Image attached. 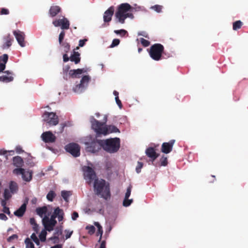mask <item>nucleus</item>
<instances>
[{
    "label": "nucleus",
    "mask_w": 248,
    "mask_h": 248,
    "mask_svg": "<svg viewBox=\"0 0 248 248\" xmlns=\"http://www.w3.org/2000/svg\"><path fill=\"white\" fill-rule=\"evenodd\" d=\"M93 188L96 195H101V197L106 200L110 196L109 184H107L104 179H95Z\"/></svg>",
    "instance_id": "obj_1"
},
{
    "label": "nucleus",
    "mask_w": 248,
    "mask_h": 248,
    "mask_svg": "<svg viewBox=\"0 0 248 248\" xmlns=\"http://www.w3.org/2000/svg\"><path fill=\"white\" fill-rule=\"evenodd\" d=\"M131 9V6L127 3H122L119 6L117 11L115 13V16L120 23L124 24L125 19L127 17L133 18L134 16L132 13H127Z\"/></svg>",
    "instance_id": "obj_2"
},
{
    "label": "nucleus",
    "mask_w": 248,
    "mask_h": 248,
    "mask_svg": "<svg viewBox=\"0 0 248 248\" xmlns=\"http://www.w3.org/2000/svg\"><path fill=\"white\" fill-rule=\"evenodd\" d=\"M101 142L104 150L109 153L117 152L120 147V140L118 138L102 140Z\"/></svg>",
    "instance_id": "obj_3"
},
{
    "label": "nucleus",
    "mask_w": 248,
    "mask_h": 248,
    "mask_svg": "<svg viewBox=\"0 0 248 248\" xmlns=\"http://www.w3.org/2000/svg\"><path fill=\"white\" fill-rule=\"evenodd\" d=\"M164 50V47L162 45L158 43L155 44L151 46L149 54L154 60L158 61L161 59Z\"/></svg>",
    "instance_id": "obj_4"
},
{
    "label": "nucleus",
    "mask_w": 248,
    "mask_h": 248,
    "mask_svg": "<svg viewBox=\"0 0 248 248\" xmlns=\"http://www.w3.org/2000/svg\"><path fill=\"white\" fill-rule=\"evenodd\" d=\"M102 140L93 139L90 142H86V149L87 151L91 153L98 152L101 148H103Z\"/></svg>",
    "instance_id": "obj_5"
},
{
    "label": "nucleus",
    "mask_w": 248,
    "mask_h": 248,
    "mask_svg": "<svg viewBox=\"0 0 248 248\" xmlns=\"http://www.w3.org/2000/svg\"><path fill=\"white\" fill-rule=\"evenodd\" d=\"M84 178L86 182L90 185L93 181L97 179L96 175L94 170L89 166H85L83 168Z\"/></svg>",
    "instance_id": "obj_6"
},
{
    "label": "nucleus",
    "mask_w": 248,
    "mask_h": 248,
    "mask_svg": "<svg viewBox=\"0 0 248 248\" xmlns=\"http://www.w3.org/2000/svg\"><path fill=\"white\" fill-rule=\"evenodd\" d=\"M91 122L92 128L97 134L104 135V132L106 131V129H105L106 122H100L93 117H92Z\"/></svg>",
    "instance_id": "obj_7"
},
{
    "label": "nucleus",
    "mask_w": 248,
    "mask_h": 248,
    "mask_svg": "<svg viewBox=\"0 0 248 248\" xmlns=\"http://www.w3.org/2000/svg\"><path fill=\"white\" fill-rule=\"evenodd\" d=\"M91 79V78L90 76H84L81 79L80 83L77 85L73 88L74 92L77 93H80L82 92L88 86V83Z\"/></svg>",
    "instance_id": "obj_8"
},
{
    "label": "nucleus",
    "mask_w": 248,
    "mask_h": 248,
    "mask_svg": "<svg viewBox=\"0 0 248 248\" xmlns=\"http://www.w3.org/2000/svg\"><path fill=\"white\" fill-rule=\"evenodd\" d=\"M42 117L43 120L50 125H56L58 124L59 119L55 113L46 111Z\"/></svg>",
    "instance_id": "obj_9"
},
{
    "label": "nucleus",
    "mask_w": 248,
    "mask_h": 248,
    "mask_svg": "<svg viewBox=\"0 0 248 248\" xmlns=\"http://www.w3.org/2000/svg\"><path fill=\"white\" fill-rule=\"evenodd\" d=\"M80 149L79 145L76 143H70L65 147V150L74 157L80 155Z\"/></svg>",
    "instance_id": "obj_10"
},
{
    "label": "nucleus",
    "mask_w": 248,
    "mask_h": 248,
    "mask_svg": "<svg viewBox=\"0 0 248 248\" xmlns=\"http://www.w3.org/2000/svg\"><path fill=\"white\" fill-rule=\"evenodd\" d=\"M53 25L56 27H61L62 30H68L70 27V23L67 18L63 17L62 18L56 19L53 21Z\"/></svg>",
    "instance_id": "obj_11"
},
{
    "label": "nucleus",
    "mask_w": 248,
    "mask_h": 248,
    "mask_svg": "<svg viewBox=\"0 0 248 248\" xmlns=\"http://www.w3.org/2000/svg\"><path fill=\"white\" fill-rule=\"evenodd\" d=\"M41 138L46 143H54L56 140V136L50 131L43 132Z\"/></svg>",
    "instance_id": "obj_12"
},
{
    "label": "nucleus",
    "mask_w": 248,
    "mask_h": 248,
    "mask_svg": "<svg viewBox=\"0 0 248 248\" xmlns=\"http://www.w3.org/2000/svg\"><path fill=\"white\" fill-rule=\"evenodd\" d=\"M42 222L45 229L48 232L52 231L57 224V222L52 221L49 220V217L46 216L43 217Z\"/></svg>",
    "instance_id": "obj_13"
},
{
    "label": "nucleus",
    "mask_w": 248,
    "mask_h": 248,
    "mask_svg": "<svg viewBox=\"0 0 248 248\" xmlns=\"http://www.w3.org/2000/svg\"><path fill=\"white\" fill-rule=\"evenodd\" d=\"M175 142L174 140H171L168 142H164L161 146V152L165 154H169L172 150Z\"/></svg>",
    "instance_id": "obj_14"
},
{
    "label": "nucleus",
    "mask_w": 248,
    "mask_h": 248,
    "mask_svg": "<svg viewBox=\"0 0 248 248\" xmlns=\"http://www.w3.org/2000/svg\"><path fill=\"white\" fill-rule=\"evenodd\" d=\"M13 34L15 35L18 43L21 47H24L25 46V44L24 42L25 39V34L23 32H22L20 31H13Z\"/></svg>",
    "instance_id": "obj_15"
},
{
    "label": "nucleus",
    "mask_w": 248,
    "mask_h": 248,
    "mask_svg": "<svg viewBox=\"0 0 248 248\" xmlns=\"http://www.w3.org/2000/svg\"><path fill=\"white\" fill-rule=\"evenodd\" d=\"M145 153L146 155L150 158L152 164L154 161L158 157L159 155L156 153L155 149L153 147H149L146 149Z\"/></svg>",
    "instance_id": "obj_16"
},
{
    "label": "nucleus",
    "mask_w": 248,
    "mask_h": 248,
    "mask_svg": "<svg viewBox=\"0 0 248 248\" xmlns=\"http://www.w3.org/2000/svg\"><path fill=\"white\" fill-rule=\"evenodd\" d=\"M114 8L113 6H110L106 10L103 16V19L105 22H109L111 20L112 16L114 14Z\"/></svg>",
    "instance_id": "obj_17"
},
{
    "label": "nucleus",
    "mask_w": 248,
    "mask_h": 248,
    "mask_svg": "<svg viewBox=\"0 0 248 248\" xmlns=\"http://www.w3.org/2000/svg\"><path fill=\"white\" fill-rule=\"evenodd\" d=\"M3 40L4 41L2 46L3 49L8 48L11 46L12 42L14 41L13 37L10 34L5 35Z\"/></svg>",
    "instance_id": "obj_18"
},
{
    "label": "nucleus",
    "mask_w": 248,
    "mask_h": 248,
    "mask_svg": "<svg viewBox=\"0 0 248 248\" xmlns=\"http://www.w3.org/2000/svg\"><path fill=\"white\" fill-rule=\"evenodd\" d=\"M8 60V55L4 54L0 56V72H3L5 69L6 63Z\"/></svg>",
    "instance_id": "obj_19"
},
{
    "label": "nucleus",
    "mask_w": 248,
    "mask_h": 248,
    "mask_svg": "<svg viewBox=\"0 0 248 248\" xmlns=\"http://www.w3.org/2000/svg\"><path fill=\"white\" fill-rule=\"evenodd\" d=\"M105 129H106V131L104 132V135H106L112 133L120 132L119 129L116 126L113 125H106Z\"/></svg>",
    "instance_id": "obj_20"
},
{
    "label": "nucleus",
    "mask_w": 248,
    "mask_h": 248,
    "mask_svg": "<svg viewBox=\"0 0 248 248\" xmlns=\"http://www.w3.org/2000/svg\"><path fill=\"white\" fill-rule=\"evenodd\" d=\"M61 12V8L60 6L57 5H53L50 7L49 10V14L50 16L53 17L57 16L59 13Z\"/></svg>",
    "instance_id": "obj_21"
},
{
    "label": "nucleus",
    "mask_w": 248,
    "mask_h": 248,
    "mask_svg": "<svg viewBox=\"0 0 248 248\" xmlns=\"http://www.w3.org/2000/svg\"><path fill=\"white\" fill-rule=\"evenodd\" d=\"M86 70L84 69H77L76 70H70L69 72V75L72 78H79V75H81L83 73L86 72Z\"/></svg>",
    "instance_id": "obj_22"
},
{
    "label": "nucleus",
    "mask_w": 248,
    "mask_h": 248,
    "mask_svg": "<svg viewBox=\"0 0 248 248\" xmlns=\"http://www.w3.org/2000/svg\"><path fill=\"white\" fill-rule=\"evenodd\" d=\"M80 55L78 52L74 51L73 54L70 57V60L75 64H78L80 62Z\"/></svg>",
    "instance_id": "obj_23"
},
{
    "label": "nucleus",
    "mask_w": 248,
    "mask_h": 248,
    "mask_svg": "<svg viewBox=\"0 0 248 248\" xmlns=\"http://www.w3.org/2000/svg\"><path fill=\"white\" fill-rule=\"evenodd\" d=\"M26 210V204L25 203H23L19 209L14 212V215L18 217H22Z\"/></svg>",
    "instance_id": "obj_24"
},
{
    "label": "nucleus",
    "mask_w": 248,
    "mask_h": 248,
    "mask_svg": "<svg viewBox=\"0 0 248 248\" xmlns=\"http://www.w3.org/2000/svg\"><path fill=\"white\" fill-rule=\"evenodd\" d=\"M13 161L14 165L16 167H21L24 164L23 159L19 156L14 157Z\"/></svg>",
    "instance_id": "obj_25"
},
{
    "label": "nucleus",
    "mask_w": 248,
    "mask_h": 248,
    "mask_svg": "<svg viewBox=\"0 0 248 248\" xmlns=\"http://www.w3.org/2000/svg\"><path fill=\"white\" fill-rule=\"evenodd\" d=\"M62 229L61 227L60 228H56L55 230V232L54 233V235L53 237H51V239H53L54 240V242L56 243H58L59 241V235H61L62 234Z\"/></svg>",
    "instance_id": "obj_26"
},
{
    "label": "nucleus",
    "mask_w": 248,
    "mask_h": 248,
    "mask_svg": "<svg viewBox=\"0 0 248 248\" xmlns=\"http://www.w3.org/2000/svg\"><path fill=\"white\" fill-rule=\"evenodd\" d=\"M47 211V208L46 206L38 207L36 209V212L38 215L42 217Z\"/></svg>",
    "instance_id": "obj_27"
},
{
    "label": "nucleus",
    "mask_w": 248,
    "mask_h": 248,
    "mask_svg": "<svg viewBox=\"0 0 248 248\" xmlns=\"http://www.w3.org/2000/svg\"><path fill=\"white\" fill-rule=\"evenodd\" d=\"M23 179L26 182H30L32 179V173L29 171H26L25 170L23 174H22Z\"/></svg>",
    "instance_id": "obj_28"
},
{
    "label": "nucleus",
    "mask_w": 248,
    "mask_h": 248,
    "mask_svg": "<svg viewBox=\"0 0 248 248\" xmlns=\"http://www.w3.org/2000/svg\"><path fill=\"white\" fill-rule=\"evenodd\" d=\"M9 188L11 193H14L16 192L18 190V186L16 183L11 181L9 185Z\"/></svg>",
    "instance_id": "obj_29"
},
{
    "label": "nucleus",
    "mask_w": 248,
    "mask_h": 248,
    "mask_svg": "<svg viewBox=\"0 0 248 248\" xmlns=\"http://www.w3.org/2000/svg\"><path fill=\"white\" fill-rule=\"evenodd\" d=\"M14 78L12 76H2L0 77V81L3 82H9L12 81Z\"/></svg>",
    "instance_id": "obj_30"
},
{
    "label": "nucleus",
    "mask_w": 248,
    "mask_h": 248,
    "mask_svg": "<svg viewBox=\"0 0 248 248\" xmlns=\"http://www.w3.org/2000/svg\"><path fill=\"white\" fill-rule=\"evenodd\" d=\"M62 47L63 51L66 53H68L70 50V45L66 41L62 42V44H60Z\"/></svg>",
    "instance_id": "obj_31"
},
{
    "label": "nucleus",
    "mask_w": 248,
    "mask_h": 248,
    "mask_svg": "<svg viewBox=\"0 0 248 248\" xmlns=\"http://www.w3.org/2000/svg\"><path fill=\"white\" fill-rule=\"evenodd\" d=\"M30 224L32 226L33 230L36 232H38L39 231V227L36 222L35 219L34 218H31L30 220Z\"/></svg>",
    "instance_id": "obj_32"
},
{
    "label": "nucleus",
    "mask_w": 248,
    "mask_h": 248,
    "mask_svg": "<svg viewBox=\"0 0 248 248\" xmlns=\"http://www.w3.org/2000/svg\"><path fill=\"white\" fill-rule=\"evenodd\" d=\"M71 195L70 191L63 190L61 192V196L66 202L68 201V198Z\"/></svg>",
    "instance_id": "obj_33"
},
{
    "label": "nucleus",
    "mask_w": 248,
    "mask_h": 248,
    "mask_svg": "<svg viewBox=\"0 0 248 248\" xmlns=\"http://www.w3.org/2000/svg\"><path fill=\"white\" fill-rule=\"evenodd\" d=\"M56 196L55 192L53 190H50L46 195L47 199L50 202H52L53 199Z\"/></svg>",
    "instance_id": "obj_34"
},
{
    "label": "nucleus",
    "mask_w": 248,
    "mask_h": 248,
    "mask_svg": "<svg viewBox=\"0 0 248 248\" xmlns=\"http://www.w3.org/2000/svg\"><path fill=\"white\" fill-rule=\"evenodd\" d=\"M25 243L26 244V248H35L33 243L29 238L25 239Z\"/></svg>",
    "instance_id": "obj_35"
},
{
    "label": "nucleus",
    "mask_w": 248,
    "mask_h": 248,
    "mask_svg": "<svg viewBox=\"0 0 248 248\" xmlns=\"http://www.w3.org/2000/svg\"><path fill=\"white\" fill-rule=\"evenodd\" d=\"M242 25V22L240 20H237L233 23V30H237L240 29Z\"/></svg>",
    "instance_id": "obj_36"
},
{
    "label": "nucleus",
    "mask_w": 248,
    "mask_h": 248,
    "mask_svg": "<svg viewBox=\"0 0 248 248\" xmlns=\"http://www.w3.org/2000/svg\"><path fill=\"white\" fill-rule=\"evenodd\" d=\"M161 166H166L168 165V158L167 157L163 155L160 159Z\"/></svg>",
    "instance_id": "obj_37"
},
{
    "label": "nucleus",
    "mask_w": 248,
    "mask_h": 248,
    "mask_svg": "<svg viewBox=\"0 0 248 248\" xmlns=\"http://www.w3.org/2000/svg\"><path fill=\"white\" fill-rule=\"evenodd\" d=\"M86 229L88 230V233L92 235L93 234L95 231V227L93 225L87 226L86 227Z\"/></svg>",
    "instance_id": "obj_38"
},
{
    "label": "nucleus",
    "mask_w": 248,
    "mask_h": 248,
    "mask_svg": "<svg viewBox=\"0 0 248 248\" xmlns=\"http://www.w3.org/2000/svg\"><path fill=\"white\" fill-rule=\"evenodd\" d=\"M114 32L117 34H119L121 36H124L126 34H127V31L124 29H121L120 30H115Z\"/></svg>",
    "instance_id": "obj_39"
},
{
    "label": "nucleus",
    "mask_w": 248,
    "mask_h": 248,
    "mask_svg": "<svg viewBox=\"0 0 248 248\" xmlns=\"http://www.w3.org/2000/svg\"><path fill=\"white\" fill-rule=\"evenodd\" d=\"M3 196H4V199H5V200H8L10 198H11V197H12V195H11V193H10V191L9 190V189H5L4 190V193H3Z\"/></svg>",
    "instance_id": "obj_40"
},
{
    "label": "nucleus",
    "mask_w": 248,
    "mask_h": 248,
    "mask_svg": "<svg viewBox=\"0 0 248 248\" xmlns=\"http://www.w3.org/2000/svg\"><path fill=\"white\" fill-rule=\"evenodd\" d=\"M54 213L56 215L57 217H59V216H61V214L64 215V212L63 210L60 209L59 207H57L55 209Z\"/></svg>",
    "instance_id": "obj_41"
},
{
    "label": "nucleus",
    "mask_w": 248,
    "mask_h": 248,
    "mask_svg": "<svg viewBox=\"0 0 248 248\" xmlns=\"http://www.w3.org/2000/svg\"><path fill=\"white\" fill-rule=\"evenodd\" d=\"M140 41L142 45L144 47L148 46L150 45V42L149 41L143 38H140Z\"/></svg>",
    "instance_id": "obj_42"
},
{
    "label": "nucleus",
    "mask_w": 248,
    "mask_h": 248,
    "mask_svg": "<svg viewBox=\"0 0 248 248\" xmlns=\"http://www.w3.org/2000/svg\"><path fill=\"white\" fill-rule=\"evenodd\" d=\"M19 168H16L14 169L13 170V172L17 175L21 174L22 175V174H23L25 170L20 167Z\"/></svg>",
    "instance_id": "obj_43"
},
{
    "label": "nucleus",
    "mask_w": 248,
    "mask_h": 248,
    "mask_svg": "<svg viewBox=\"0 0 248 248\" xmlns=\"http://www.w3.org/2000/svg\"><path fill=\"white\" fill-rule=\"evenodd\" d=\"M132 199L129 200L128 199L124 198L123 203V206L125 207H127L132 203Z\"/></svg>",
    "instance_id": "obj_44"
},
{
    "label": "nucleus",
    "mask_w": 248,
    "mask_h": 248,
    "mask_svg": "<svg viewBox=\"0 0 248 248\" xmlns=\"http://www.w3.org/2000/svg\"><path fill=\"white\" fill-rule=\"evenodd\" d=\"M65 31L63 30L62 31L59 36V44H62V43L63 42V40L64 39V38L65 37Z\"/></svg>",
    "instance_id": "obj_45"
},
{
    "label": "nucleus",
    "mask_w": 248,
    "mask_h": 248,
    "mask_svg": "<svg viewBox=\"0 0 248 248\" xmlns=\"http://www.w3.org/2000/svg\"><path fill=\"white\" fill-rule=\"evenodd\" d=\"M31 238L35 243V244L36 245H39V244H40L39 240L34 233H33L31 234Z\"/></svg>",
    "instance_id": "obj_46"
},
{
    "label": "nucleus",
    "mask_w": 248,
    "mask_h": 248,
    "mask_svg": "<svg viewBox=\"0 0 248 248\" xmlns=\"http://www.w3.org/2000/svg\"><path fill=\"white\" fill-rule=\"evenodd\" d=\"M46 232H42L39 235V238L42 242H45L46 239Z\"/></svg>",
    "instance_id": "obj_47"
},
{
    "label": "nucleus",
    "mask_w": 248,
    "mask_h": 248,
    "mask_svg": "<svg viewBox=\"0 0 248 248\" xmlns=\"http://www.w3.org/2000/svg\"><path fill=\"white\" fill-rule=\"evenodd\" d=\"M143 163L141 162H138L137 166L136 168V170L138 173L141 171V169L143 167Z\"/></svg>",
    "instance_id": "obj_48"
},
{
    "label": "nucleus",
    "mask_w": 248,
    "mask_h": 248,
    "mask_svg": "<svg viewBox=\"0 0 248 248\" xmlns=\"http://www.w3.org/2000/svg\"><path fill=\"white\" fill-rule=\"evenodd\" d=\"M103 229H102V227H101V228H98V230H97V232H96V235H100V237H99V239L98 240V242H101V240L102 239V234H103Z\"/></svg>",
    "instance_id": "obj_49"
},
{
    "label": "nucleus",
    "mask_w": 248,
    "mask_h": 248,
    "mask_svg": "<svg viewBox=\"0 0 248 248\" xmlns=\"http://www.w3.org/2000/svg\"><path fill=\"white\" fill-rule=\"evenodd\" d=\"M131 188H132V186H128L127 187L126 193L125 194L124 198H125V199L129 198V197H130V194H131Z\"/></svg>",
    "instance_id": "obj_50"
},
{
    "label": "nucleus",
    "mask_w": 248,
    "mask_h": 248,
    "mask_svg": "<svg viewBox=\"0 0 248 248\" xmlns=\"http://www.w3.org/2000/svg\"><path fill=\"white\" fill-rule=\"evenodd\" d=\"M152 8L157 12L159 13L162 10V6L159 5H155L154 6H152Z\"/></svg>",
    "instance_id": "obj_51"
},
{
    "label": "nucleus",
    "mask_w": 248,
    "mask_h": 248,
    "mask_svg": "<svg viewBox=\"0 0 248 248\" xmlns=\"http://www.w3.org/2000/svg\"><path fill=\"white\" fill-rule=\"evenodd\" d=\"M120 43V40L118 39H114L110 45V47H113L118 46Z\"/></svg>",
    "instance_id": "obj_52"
},
{
    "label": "nucleus",
    "mask_w": 248,
    "mask_h": 248,
    "mask_svg": "<svg viewBox=\"0 0 248 248\" xmlns=\"http://www.w3.org/2000/svg\"><path fill=\"white\" fill-rule=\"evenodd\" d=\"M9 11L7 9L2 8L0 9V15H8Z\"/></svg>",
    "instance_id": "obj_53"
},
{
    "label": "nucleus",
    "mask_w": 248,
    "mask_h": 248,
    "mask_svg": "<svg viewBox=\"0 0 248 248\" xmlns=\"http://www.w3.org/2000/svg\"><path fill=\"white\" fill-rule=\"evenodd\" d=\"M65 239H67L68 238H69L71 235L73 233V231H69V230H65Z\"/></svg>",
    "instance_id": "obj_54"
},
{
    "label": "nucleus",
    "mask_w": 248,
    "mask_h": 248,
    "mask_svg": "<svg viewBox=\"0 0 248 248\" xmlns=\"http://www.w3.org/2000/svg\"><path fill=\"white\" fill-rule=\"evenodd\" d=\"M216 180L215 175H211L207 177V181L209 183H212Z\"/></svg>",
    "instance_id": "obj_55"
},
{
    "label": "nucleus",
    "mask_w": 248,
    "mask_h": 248,
    "mask_svg": "<svg viewBox=\"0 0 248 248\" xmlns=\"http://www.w3.org/2000/svg\"><path fill=\"white\" fill-rule=\"evenodd\" d=\"M87 41V39L80 40L79 41V44H78L79 46H80V47L83 46L85 44V42Z\"/></svg>",
    "instance_id": "obj_56"
},
{
    "label": "nucleus",
    "mask_w": 248,
    "mask_h": 248,
    "mask_svg": "<svg viewBox=\"0 0 248 248\" xmlns=\"http://www.w3.org/2000/svg\"><path fill=\"white\" fill-rule=\"evenodd\" d=\"M2 211L9 216L11 214L9 208L6 206L3 207Z\"/></svg>",
    "instance_id": "obj_57"
},
{
    "label": "nucleus",
    "mask_w": 248,
    "mask_h": 248,
    "mask_svg": "<svg viewBox=\"0 0 248 248\" xmlns=\"http://www.w3.org/2000/svg\"><path fill=\"white\" fill-rule=\"evenodd\" d=\"M16 151L18 154H21L24 152V151L22 150L21 147L20 146H17L16 147Z\"/></svg>",
    "instance_id": "obj_58"
},
{
    "label": "nucleus",
    "mask_w": 248,
    "mask_h": 248,
    "mask_svg": "<svg viewBox=\"0 0 248 248\" xmlns=\"http://www.w3.org/2000/svg\"><path fill=\"white\" fill-rule=\"evenodd\" d=\"M115 100L117 104L118 105L119 108H121L123 107L122 104L121 100L119 99V97H115Z\"/></svg>",
    "instance_id": "obj_59"
},
{
    "label": "nucleus",
    "mask_w": 248,
    "mask_h": 248,
    "mask_svg": "<svg viewBox=\"0 0 248 248\" xmlns=\"http://www.w3.org/2000/svg\"><path fill=\"white\" fill-rule=\"evenodd\" d=\"M70 60V57H69L67 54L65 53L63 55V61L64 62H67Z\"/></svg>",
    "instance_id": "obj_60"
},
{
    "label": "nucleus",
    "mask_w": 248,
    "mask_h": 248,
    "mask_svg": "<svg viewBox=\"0 0 248 248\" xmlns=\"http://www.w3.org/2000/svg\"><path fill=\"white\" fill-rule=\"evenodd\" d=\"M18 236L16 234H13L12 235L10 236L8 239L7 241L8 242L11 241L12 240L14 239L17 238Z\"/></svg>",
    "instance_id": "obj_61"
},
{
    "label": "nucleus",
    "mask_w": 248,
    "mask_h": 248,
    "mask_svg": "<svg viewBox=\"0 0 248 248\" xmlns=\"http://www.w3.org/2000/svg\"><path fill=\"white\" fill-rule=\"evenodd\" d=\"M78 217V214L76 212H74L72 215V218L74 220H76Z\"/></svg>",
    "instance_id": "obj_62"
},
{
    "label": "nucleus",
    "mask_w": 248,
    "mask_h": 248,
    "mask_svg": "<svg viewBox=\"0 0 248 248\" xmlns=\"http://www.w3.org/2000/svg\"><path fill=\"white\" fill-rule=\"evenodd\" d=\"M7 219H8L7 217L4 214H3V213L0 214V219L3 220H7Z\"/></svg>",
    "instance_id": "obj_63"
},
{
    "label": "nucleus",
    "mask_w": 248,
    "mask_h": 248,
    "mask_svg": "<svg viewBox=\"0 0 248 248\" xmlns=\"http://www.w3.org/2000/svg\"><path fill=\"white\" fill-rule=\"evenodd\" d=\"M99 248H106V242L103 240L101 242L100 246Z\"/></svg>",
    "instance_id": "obj_64"
}]
</instances>
